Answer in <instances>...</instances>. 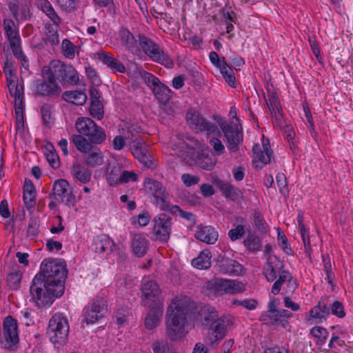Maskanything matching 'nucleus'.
<instances>
[{
    "instance_id": "52",
    "label": "nucleus",
    "mask_w": 353,
    "mask_h": 353,
    "mask_svg": "<svg viewBox=\"0 0 353 353\" xmlns=\"http://www.w3.org/2000/svg\"><path fill=\"white\" fill-rule=\"evenodd\" d=\"M45 150L47 161L50 166L53 168H59L60 165L59 158L54 146L51 143H49L46 145Z\"/></svg>"
},
{
    "instance_id": "36",
    "label": "nucleus",
    "mask_w": 353,
    "mask_h": 353,
    "mask_svg": "<svg viewBox=\"0 0 353 353\" xmlns=\"http://www.w3.org/2000/svg\"><path fill=\"white\" fill-rule=\"evenodd\" d=\"M36 190L34 184L29 179H26L23 185V201L28 209L32 208L36 204Z\"/></svg>"
},
{
    "instance_id": "8",
    "label": "nucleus",
    "mask_w": 353,
    "mask_h": 353,
    "mask_svg": "<svg viewBox=\"0 0 353 353\" xmlns=\"http://www.w3.org/2000/svg\"><path fill=\"white\" fill-rule=\"evenodd\" d=\"M49 68L56 79H59L62 85H77L79 83L77 70L71 64H65L59 60H52Z\"/></svg>"
},
{
    "instance_id": "60",
    "label": "nucleus",
    "mask_w": 353,
    "mask_h": 353,
    "mask_svg": "<svg viewBox=\"0 0 353 353\" xmlns=\"http://www.w3.org/2000/svg\"><path fill=\"white\" fill-rule=\"evenodd\" d=\"M14 55L21 61V65L26 70L29 68V61L26 56L23 53L21 46L11 48Z\"/></svg>"
},
{
    "instance_id": "3",
    "label": "nucleus",
    "mask_w": 353,
    "mask_h": 353,
    "mask_svg": "<svg viewBox=\"0 0 353 353\" xmlns=\"http://www.w3.org/2000/svg\"><path fill=\"white\" fill-rule=\"evenodd\" d=\"M189 308L187 303L178 297L172 299L166 312V333L172 341L183 337L186 331L187 314Z\"/></svg>"
},
{
    "instance_id": "26",
    "label": "nucleus",
    "mask_w": 353,
    "mask_h": 353,
    "mask_svg": "<svg viewBox=\"0 0 353 353\" xmlns=\"http://www.w3.org/2000/svg\"><path fill=\"white\" fill-rule=\"evenodd\" d=\"M216 272L222 274L238 276L242 274L243 268L238 261L230 258H220L214 266Z\"/></svg>"
},
{
    "instance_id": "41",
    "label": "nucleus",
    "mask_w": 353,
    "mask_h": 353,
    "mask_svg": "<svg viewBox=\"0 0 353 353\" xmlns=\"http://www.w3.org/2000/svg\"><path fill=\"white\" fill-rule=\"evenodd\" d=\"M64 101L77 105H83L87 100V95L85 92L78 90L65 91L62 94Z\"/></svg>"
},
{
    "instance_id": "64",
    "label": "nucleus",
    "mask_w": 353,
    "mask_h": 353,
    "mask_svg": "<svg viewBox=\"0 0 353 353\" xmlns=\"http://www.w3.org/2000/svg\"><path fill=\"white\" fill-rule=\"evenodd\" d=\"M210 145L212 147L216 156H220L225 152V146L219 139L212 138L210 141Z\"/></svg>"
},
{
    "instance_id": "33",
    "label": "nucleus",
    "mask_w": 353,
    "mask_h": 353,
    "mask_svg": "<svg viewBox=\"0 0 353 353\" xmlns=\"http://www.w3.org/2000/svg\"><path fill=\"white\" fill-rule=\"evenodd\" d=\"M115 247L114 241L107 235L97 236L92 244V250L97 253H103L106 251L112 252Z\"/></svg>"
},
{
    "instance_id": "47",
    "label": "nucleus",
    "mask_w": 353,
    "mask_h": 353,
    "mask_svg": "<svg viewBox=\"0 0 353 353\" xmlns=\"http://www.w3.org/2000/svg\"><path fill=\"white\" fill-rule=\"evenodd\" d=\"M310 334L316 339V345L321 347L326 343L329 332L327 329L316 325L310 329Z\"/></svg>"
},
{
    "instance_id": "22",
    "label": "nucleus",
    "mask_w": 353,
    "mask_h": 353,
    "mask_svg": "<svg viewBox=\"0 0 353 353\" xmlns=\"http://www.w3.org/2000/svg\"><path fill=\"white\" fill-rule=\"evenodd\" d=\"M8 10L17 23L28 20L30 17L28 0H7Z\"/></svg>"
},
{
    "instance_id": "43",
    "label": "nucleus",
    "mask_w": 353,
    "mask_h": 353,
    "mask_svg": "<svg viewBox=\"0 0 353 353\" xmlns=\"http://www.w3.org/2000/svg\"><path fill=\"white\" fill-rule=\"evenodd\" d=\"M245 249L250 252H257L261 250L262 241L255 233H249L243 241Z\"/></svg>"
},
{
    "instance_id": "61",
    "label": "nucleus",
    "mask_w": 353,
    "mask_h": 353,
    "mask_svg": "<svg viewBox=\"0 0 353 353\" xmlns=\"http://www.w3.org/2000/svg\"><path fill=\"white\" fill-rule=\"evenodd\" d=\"M329 307L330 312L338 318H343L345 316L344 307L341 301H335Z\"/></svg>"
},
{
    "instance_id": "4",
    "label": "nucleus",
    "mask_w": 353,
    "mask_h": 353,
    "mask_svg": "<svg viewBox=\"0 0 353 353\" xmlns=\"http://www.w3.org/2000/svg\"><path fill=\"white\" fill-rule=\"evenodd\" d=\"M188 140L189 143L183 141L179 143L178 155L187 162L194 163L203 170H212L216 162L215 158L203 154L201 144L197 140L193 139Z\"/></svg>"
},
{
    "instance_id": "34",
    "label": "nucleus",
    "mask_w": 353,
    "mask_h": 353,
    "mask_svg": "<svg viewBox=\"0 0 353 353\" xmlns=\"http://www.w3.org/2000/svg\"><path fill=\"white\" fill-rule=\"evenodd\" d=\"M163 315V303H157L153 307L145 319V325L147 329L152 330L154 328L161 320Z\"/></svg>"
},
{
    "instance_id": "42",
    "label": "nucleus",
    "mask_w": 353,
    "mask_h": 353,
    "mask_svg": "<svg viewBox=\"0 0 353 353\" xmlns=\"http://www.w3.org/2000/svg\"><path fill=\"white\" fill-rule=\"evenodd\" d=\"M211 252L208 250L201 251L197 257L192 261V265L199 270H207L211 266Z\"/></svg>"
},
{
    "instance_id": "57",
    "label": "nucleus",
    "mask_w": 353,
    "mask_h": 353,
    "mask_svg": "<svg viewBox=\"0 0 353 353\" xmlns=\"http://www.w3.org/2000/svg\"><path fill=\"white\" fill-rule=\"evenodd\" d=\"M61 50L63 56L69 59H73L75 57L76 46L68 39L62 41Z\"/></svg>"
},
{
    "instance_id": "24",
    "label": "nucleus",
    "mask_w": 353,
    "mask_h": 353,
    "mask_svg": "<svg viewBox=\"0 0 353 353\" xmlns=\"http://www.w3.org/2000/svg\"><path fill=\"white\" fill-rule=\"evenodd\" d=\"M106 305L103 299L94 301L83 310L84 321L87 324L95 323L106 312Z\"/></svg>"
},
{
    "instance_id": "39",
    "label": "nucleus",
    "mask_w": 353,
    "mask_h": 353,
    "mask_svg": "<svg viewBox=\"0 0 353 353\" xmlns=\"http://www.w3.org/2000/svg\"><path fill=\"white\" fill-rule=\"evenodd\" d=\"M39 8L50 19L53 24L58 27L61 23V18L57 14L52 5L48 0H38Z\"/></svg>"
},
{
    "instance_id": "18",
    "label": "nucleus",
    "mask_w": 353,
    "mask_h": 353,
    "mask_svg": "<svg viewBox=\"0 0 353 353\" xmlns=\"http://www.w3.org/2000/svg\"><path fill=\"white\" fill-rule=\"evenodd\" d=\"M132 155L148 168L154 167L152 158L145 146V141L141 135L132 138L129 143Z\"/></svg>"
},
{
    "instance_id": "38",
    "label": "nucleus",
    "mask_w": 353,
    "mask_h": 353,
    "mask_svg": "<svg viewBox=\"0 0 353 353\" xmlns=\"http://www.w3.org/2000/svg\"><path fill=\"white\" fill-rule=\"evenodd\" d=\"M70 172L74 179L83 184L88 183L92 177L91 171L79 163L74 164Z\"/></svg>"
},
{
    "instance_id": "37",
    "label": "nucleus",
    "mask_w": 353,
    "mask_h": 353,
    "mask_svg": "<svg viewBox=\"0 0 353 353\" xmlns=\"http://www.w3.org/2000/svg\"><path fill=\"white\" fill-rule=\"evenodd\" d=\"M148 247V241L143 234H135L132 237V248L134 254L141 257L146 253Z\"/></svg>"
},
{
    "instance_id": "11",
    "label": "nucleus",
    "mask_w": 353,
    "mask_h": 353,
    "mask_svg": "<svg viewBox=\"0 0 353 353\" xmlns=\"http://www.w3.org/2000/svg\"><path fill=\"white\" fill-rule=\"evenodd\" d=\"M143 185L146 192L154 198V204L161 210H168L169 194L163 184L156 180L147 178L143 182Z\"/></svg>"
},
{
    "instance_id": "12",
    "label": "nucleus",
    "mask_w": 353,
    "mask_h": 353,
    "mask_svg": "<svg viewBox=\"0 0 353 353\" xmlns=\"http://www.w3.org/2000/svg\"><path fill=\"white\" fill-rule=\"evenodd\" d=\"M72 190L68 181L63 179H58L54 181L52 193L50 194L49 197L70 207L74 205L75 203V196Z\"/></svg>"
},
{
    "instance_id": "25",
    "label": "nucleus",
    "mask_w": 353,
    "mask_h": 353,
    "mask_svg": "<svg viewBox=\"0 0 353 353\" xmlns=\"http://www.w3.org/2000/svg\"><path fill=\"white\" fill-rule=\"evenodd\" d=\"M141 292L142 301L147 306H150V303H155L161 294L157 283L147 278L142 280Z\"/></svg>"
},
{
    "instance_id": "54",
    "label": "nucleus",
    "mask_w": 353,
    "mask_h": 353,
    "mask_svg": "<svg viewBox=\"0 0 353 353\" xmlns=\"http://www.w3.org/2000/svg\"><path fill=\"white\" fill-rule=\"evenodd\" d=\"M21 273L19 270L13 271L9 273L6 278L8 286L12 290H17L20 285L21 280Z\"/></svg>"
},
{
    "instance_id": "5",
    "label": "nucleus",
    "mask_w": 353,
    "mask_h": 353,
    "mask_svg": "<svg viewBox=\"0 0 353 353\" xmlns=\"http://www.w3.org/2000/svg\"><path fill=\"white\" fill-rule=\"evenodd\" d=\"M17 71V68L11 61L7 60L4 63L3 72L6 75L7 85L10 95L14 99L16 112L19 114L23 106L24 93L23 85L18 83Z\"/></svg>"
},
{
    "instance_id": "48",
    "label": "nucleus",
    "mask_w": 353,
    "mask_h": 353,
    "mask_svg": "<svg viewBox=\"0 0 353 353\" xmlns=\"http://www.w3.org/2000/svg\"><path fill=\"white\" fill-rule=\"evenodd\" d=\"M90 142L94 144H101L106 139V134L104 130L94 123V127L92 128L90 132L86 135Z\"/></svg>"
},
{
    "instance_id": "20",
    "label": "nucleus",
    "mask_w": 353,
    "mask_h": 353,
    "mask_svg": "<svg viewBox=\"0 0 353 353\" xmlns=\"http://www.w3.org/2000/svg\"><path fill=\"white\" fill-rule=\"evenodd\" d=\"M278 276L277 280L275 281L272 287L271 292L274 295L279 294L282 286L284 285L283 290L285 294H293L297 288L298 284L292 274L288 270H285L281 271Z\"/></svg>"
},
{
    "instance_id": "31",
    "label": "nucleus",
    "mask_w": 353,
    "mask_h": 353,
    "mask_svg": "<svg viewBox=\"0 0 353 353\" xmlns=\"http://www.w3.org/2000/svg\"><path fill=\"white\" fill-rule=\"evenodd\" d=\"M218 232L212 226L198 228L194 234V237L207 244H214L217 241Z\"/></svg>"
},
{
    "instance_id": "46",
    "label": "nucleus",
    "mask_w": 353,
    "mask_h": 353,
    "mask_svg": "<svg viewBox=\"0 0 353 353\" xmlns=\"http://www.w3.org/2000/svg\"><path fill=\"white\" fill-rule=\"evenodd\" d=\"M94 121L88 117L79 118L75 123V128L80 134L79 135L85 136L94 127Z\"/></svg>"
},
{
    "instance_id": "58",
    "label": "nucleus",
    "mask_w": 353,
    "mask_h": 353,
    "mask_svg": "<svg viewBox=\"0 0 353 353\" xmlns=\"http://www.w3.org/2000/svg\"><path fill=\"white\" fill-rule=\"evenodd\" d=\"M47 32L46 37V43L51 46H57L59 43V34L57 32V27L54 29L51 26H46Z\"/></svg>"
},
{
    "instance_id": "23",
    "label": "nucleus",
    "mask_w": 353,
    "mask_h": 353,
    "mask_svg": "<svg viewBox=\"0 0 353 353\" xmlns=\"http://www.w3.org/2000/svg\"><path fill=\"white\" fill-rule=\"evenodd\" d=\"M330 314V307L323 300H321L316 305L313 307L308 313L305 314V323L308 325L321 323L327 320Z\"/></svg>"
},
{
    "instance_id": "56",
    "label": "nucleus",
    "mask_w": 353,
    "mask_h": 353,
    "mask_svg": "<svg viewBox=\"0 0 353 353\" xmlns=\"http://www.w3.org/2000/svg\"><path fill=\"white\" fill-rule=\"evenodd\" d=\"M40 225V220L38 216H32L30 219L28 228L27 235L30 238H36L39 234V228Z\"/></svg>"
},
{
    "instance_id": "9",
    "label": "nucleus",
    "mask_w": 353,
    "mask_h": 353,
    "mask_svg": "<svg viewBox=\"0 0 353 353\" xmlns=\"http://www.w3.org/2000/svg\"><path fill=\"white\" fill-rule=\"evenodd\" d=\"M205 310L208 315L204 316V319L207 323L210 324L209 333L211 336V343H214L225 337L229 323L225 318H218L217 312L214 307H210Z\"/></svg>"
},
{
    "instance_id": "59",
    "label": "nucleus",
    "mask_w": 353,
    "mask_h": 353,
    "mask_svg": "<svg viewBox=\"0 0 353 353\" xmlns=\"http://www.w3.org/2000/svg\"><path fill=\"white\" fill-rule=\"evenodd\" d=\"M90 114L98 120H101L103 117V107L101 101H90Z\"/></svg>"
},
{
    "instance_id": "50",
    "label": "nucleus",
    "mask_w": 353,
    "mask_h": 353,
    "mask_svg": "<svg viewBox=\"0 0 353 353\" xmlns=\"http://www.w3.org/2000/svg\"><path fill=\"white\" fill-rule=\"evenodd\" d=\"M225 294H234L243 292L245 289V285L240 281L225 279Z\"/></svg>"
},
{
    "instance_id": "21",
    "label": "nucleus",
    "mask_w": 353,
    "mask_h": 353,
    "mask_svg": "<svg viewBox=\"0 0 353 353\" xmlns=\"http://www.w3.org/2000/svg\"><path fill=\"white\" fill-rule=\"evenodd\" d=\"M211 63L218 68L224 80L232 88L236 87V79L233 69L230 66L225 57H220L216 52L212 51L209 54Z\"/></svg>"
},
{
    "instance_id": "44",
    "label": "nucleus",
    "mask_w": 353,
    "mask_h": 353,
    "mask_svg": "<svg viewBox=\"0 0 353 353\" xmlns=\"http://www.w3.org/2000/svg\"><path fill=\"white\" fill-rule=\"evenodd\" d=\"M236 222L238 223L234 228L228 231V236L232 241L241 239L245 234V226L246 220L242 216H237Z\"/></svg>"
},
{
    "instance_id": "28",
    "label": "nucleus",
    "mask_w": 353,
    "mask_h": 353,
    "mask_svg": "<svg viewBox=\"0 0 353 353\" xmlns=\"http://www.w3.org/2000/svg\"><path fill=\"white\" fill-rule=\"evenodd\" d=\"M3 28L11 48L21 45L19 28L17 23L11 19H4Z\"/></svg>"
},
{
    "instance_id": "17",
    "label": "nucleus",
    "mask_w": 353,
    "mask_h": 353,
    "mask_svg": "<svg viewBox=\"0 0 353 353\" xmlns=\"http://www.w3.org/2000/svg\"><path fill=\"white\" fill-rule=\"evenodd\" d=\"M280 305V301L277 298H272L270 300L268 304L267 311L263 313L259 320L264 323L268 325L272 329L277 330L279 327L286 328L289 325L288 321L277 320L279 309L278 307Z\"/></svg>"
},
{
    "instance_id": "49",
    "label": "nucleus",
    "mask_w": 353,
    "mask_h": 353,
    "mask_svg": "<svg viewBox=\"0 0 353 353\" xmlns=\"http://www.w3.org/2000/svg\"><path fill=\"white\" fill-rule=\"evenodd\" d=\"M253 225L256 230L261 234H265L269 231V226L263 215L259 211L256 210L253 214Z\"/></svg>"
},
{
    "instance_id": "7",
    "label": "nucleus",
    "mask_w": 353,
    "mask_h": 353,
    "mask_svg": "<svg viewBox=\"0 0 353 353\" xmlns=\"http://www.w3.org/2000/svg\"><path fill=\"white\" fill-rule=\"evenodd\" d=\"M43 79H37L32 83L31 88L32 91L40 96L52 97L59 96L61 92V88L59 85L56 78L54 77L49 66L44 67L42 69Z\"/></svg>"
},
{
    "instance_id": "16",
    "label": "nucleus",
    "mask_w": 353,
    "mask_h": 353,
    "mask_svg": "<svg viewBox=\"0 0 353 353\" xmlns=\"http://www.w3.org/2000/svg\"><path fill=\"white\" fill-rule=\"evenodd\" d=\"M141 75L148 86L152 89L156 99L161 103H168L170 99L171 90L150 72L143 71Z\"/></svg>"
},
{
    "instance_id": "13",
    "label": "nucleus",
    "mask_w": 353,
    "mask_h": 353,
    "mask_svg": "<svg viewBox=\"0 0 353 353\" xmlns=\"http://www.w3.org/2000/svg\"><path fill=\"white\" fill-rule=\"evenodd\" d=\"M153 228L151 232L152 239L160 242H167L170 236L172 219L164 213L159 214L153 219Z\"/></svg>"
},
{
    "instance_id": "14",
    "label": "nucleus",
    "mask_w": 353,
    "mask_h": 353,
    "mask_svg": "<svg viewBox=\"0 0 353 353\" xmlns=\"http://www.w3.org/2000/svg\"><path fill=\"white\" fill-rule=\"evenodd\" d=\"M221 128L227 140L228 150L232 153L236 152L243 140L241 127L233 123L225 122L221 124Z\"/></svg>"
},
{
    "instance_id": "30",
    "label": "nucleus",
    "mask_w": 353,
    "mask_h": 353,
    "mask_svg": "<svg viewBox=\"0 0 353 353\" xmlns=\"http://www.w3.org/2000/svg\"><path fill=\"white\" fill-rule=\"evenodd\" d=\"M97 57L104 64L114 70V72L124 73L125 72V65L112 54L100 51L97 52Z\"/></svg>"
},
{
    "instance_id": "32",
    "label": "nucleus",
    "mask_w": 353,
    "mask_h": 353,
    "mask_svg": "<svg viewBox=\"0 0 353 353\" xmlns=\"http://www.w3.org/2000/svg\"><path fill=\"white\" fill-rule=\"evenodd\" d=\"M225 279H213L208 281L203 289L209 296H221L225 294Z\"/></svg>"
},
{
    "instance_id": "62",
    "label": "nucleus",
    "mask_w": 353,
    "mask_h": 353,
    "mask_svg": "<svg viewBox=\"0 0 353 353\" xmlns=\"http://www.w3.org/2000/svg\"><path fill=\"white\" fill-rule=\"evenodd\" d=\"M61 9L66 12L76 10L79 0H56Z\"/></svg>"
},
{
    "instance_id": "35",
    "label": "nucleus",
    "mask_w": 353,
    "mask_h": 353,
    "mask_svg": "<svg viewBox=\"0 0 353 353\" xmlns=\"http://www.w3.org/2000/svg\"><path fill=\"white\" fill-rule=\"evenodd\" d=\"M85 164L90 168L101 165L104 162V155L99 148L94 147L83 157Z\"/></svg>"
},
{
    "instance_id": "19",
    "label": "nucleus",
    "mask_w": 353,
    "mask_h": 353,
    "mask_svg": "<svg viewBox=\"0 0 353 353\" xmlns=\"http://www.w3.org/2000/svg\"><path fill=\"white\" fill-rule=\"evenodd\" d=\"M252 152L254 154L253 163L256 168L261 169L274 159V153L270 148L269 140L265 139L263 135L262 144H254L252 147Z\"/></svg>"
},
{
    "instance_id": "45",
    "label": "nucleus",
    "mask_w": 353,
    "mask_h": 353,
    "mask_svg": "<svg viewBox=\"0 0 353 353\" xmlns=\"http://www.w3.org/2000/svg\"><path fill=\"white\" fill-rule=\"evenodd\" d=\"M71 141L76 146L77 149L85 155L89 152L94 146L92 143L84 138L81 135L73 134L71 137Z\"/></svg>"
},
{
    "instance_id": "55",
    "label": "nucleus",
    "mask_w": 353,
    "mask_h": 353,
    "mask_svg": "<svg viewBox=\"0 0 353 353\" xmlns=\"http://www.w3.org/2000/svg\"><path fill=\"white\" fill-rule=\"evenodd\" d=\"M168 210L174 215L179 216L191 223H195V216L192 212L183 210L178 205H169Z\"/></svg>"
},
{
    "instance_id": "29",
    "label": "nucleus",
    "mask_w": 353,
    "mask_h": 353,
    "mask_svg": "<svg viewBox=\"0 0 353 353\" xmlns=\"http://www.w3.org/2000/svg\"><path fill=\"white\" fill-rule=\"evenodd\" d=\"M215 185L224 197L235 202H240L243 200V192L239 188L234 187L230 183L218 180L216 181Z\"/></svg>"
},
{
    "instance_id": "63",
    "label": "nucleus",
    "mask_w": 353,
    "mask_h": 353,
    "mask_svg": "<svg viewBox=\"0 0 353 353\" xmlns=\"http://www.w3.org/2000/svg\"><path fill=\"white\" fill-rule=\"evenodd\" d=\"M170 348L171 346L166 341H157L152 344L154 353H172Z\"/></svg>"
},
{
    "instance_id": "6",
    "label": "nucleus",
    "mask_w": 353,
    "mask_h": 353,
    "mask_svg": "<svg viewBox=\"0 0 353 353\" xmlns=\"http://www.w3.org/2000/svg\"><path fill=\"white\" fill-rule=\"evenodd\" d=\"M69 333V324L67 319L61 314H55L49 321L47 335L50 341L58 347L63 345Z\"/></svg>"
},
{
    "instance_id": "40",
    "label": "nucleus",
    "mask_w": 353,
    "mask_h": 353,
    "mask_svg": "<svg viewBox=\"0 0 353 353\" xmlns=\"http://www.w3.org/2000/svg\"><path fill=\"white\" fill-rule=\"evenodd\" d=\"M122 171V166L119 163L107 168L105 179L110 185L116 186L120 184Z\"/></svg>"
},
{
    "instance_id": "1",
    "label": "nucleus",
    "mask_w": 353,
    "mask_h": 353,
    "mask_svg": "<svg viewBox=\"0 0 353 353\" xmlns=\"http://www.w3.org/2000/svg\"><path fill=\"white\" fill-rule=\"evenodd\" d=\"M67 276L65 265L54 259H46L40 272L35 275L30 286V294L37 306L49 307L64 292Z\"/></svg>"
},
{
    "instance_id": "53",
    "label": "nucleus",
    "mask_w": 353,
    "mask_h": 353,
    "mask_svg": "<svg viewBox=\"0 0 353 353\" xmlns=\"http://www.w3.org/2000/svg\"><path fill=\"white\" fill-rule=\"evenodd\" d=\"M277 243L281 249L288 255L292 254V250L288 239L281 228H277Z\"/></svg>"
},
{
    "instance_id": "51",
    "label": "nucleus",
    "mask_w": 353,
    "mask_h": 353,
    "mask_svg": "<svg viewBox=\"0 0 353 353\" xmlns=\"http://www.w3.org/2000/svg\"><path fill=\"white\" fill-rule=\"evenodd\" d=\"M267 105L271 112V114H275V112L282 111V107L280 101L275 92H271L265 97Z\"/></svg>"
},
{
    "instance_id": "10",
    "label": "nucleus",
    "mask_w": 353,
    "mask_h": 353,
    "mask_svg": "<svg viewBox=\"0 0 353 353\" xmlns=\"http://www.w3.org/2000/svg\"><path fill=\"white\" fill-rule=\"evenodd\" d=\"M18 323L16 319L8 316L3 322L0 331V343L6 349L14 350L19 343Z\"/></svg>"
},
{
    "instance_id": "2",
    "label": "nucleus",
    "mask_w": 353,
    "mask_h": 353,
    "mask_svg": "<svg viewBox=\"0 0 353 353\" xmlns=\"http://www.w3.org/2000/svg\"><path fill=\"white\" fill-rule=\"evenodd\" d=\"M120 37L122 43L132 53L138 54L141 49L150 60L166 68L174 67V62L168 53L145 35L139 34L137 40L128 29L123 28L120 31Z\"/></svg>"
},
{
    "instance_id": "15",
    "label": "nucleus",
    "mask_w": 353,
    "mask_h": 353,
    "mask_svg": "<svg viewBox=\"0 0 353 353\" xmlns=\"http://www.w3.org/2000/svg\"><path fill=\"white\" fill-rule=\"evenodd\" d=\"M185 119L190 128L196 132L212 133L216 131V126L194 109L190 108L187 111Z\"/></svg>"
},
{
    "instance_id": "27",
    "label": "nucleus",
    "mask_w": 353,
    "mask_h": 353,
    "mask_svg": "<svg viewBox=\"0 0 353 353\" xmlns=\"http://www.w3.org/2000/svg\"><path fill=\"white\" fill-rule=\"evenodd\" d=\"M284 266V262L281 261L276 256L267 257L266 262L263 266V274L267 281L269 282L274 281L281 271L285 270L283 269Z\"/></svg>"
}]
</instances>
